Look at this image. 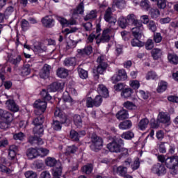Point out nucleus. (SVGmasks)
I'll return each instance as SVG.
<instances>
[{
    "mask_svg": "<svg viewBox=\"0 0 178 178\" xmlns=\"http://www.w3.org/2000/svg\"><path fill=\"white\" fill-rule=\"evenodd\" d=\"M60 90H63V84L60 82H54L47 87V90L43 89L40 95L44 101H51L52 96L49 95L48 91H49V92H56V91H60Z\"/></svg>",
    "mask_w": 178,
    "mask_h": 178,
    "instance_id": "f257e3e1",
    "label": "nucleus"
},
{
    "mask_svg": "<svg viewBox=\"0 0 178 178\" xmlns=\"http://www.w3.org/2000/svg\"><path fill=\"white\" fill-rule=\"evenodd\" d=\"M54 116L56 118H59L60 121L53 120L52 127L54 130L56 131H59L62 130V124H65V123H70V121L67 119V115L60 111V109H56L54 112Z\"/></svg>",
    "mask_w": 178,
    "mask_h": 178,
    "instance_id": "f03ea898",
    "label": "nucleus"
},
{
    "mask_svg": "<svg viewBox=\"0 0 178 178\" xmlns=\"http://www.w3.org/2000/svg\"><path fill=\"white\" fill-rule=\"evenodd\" d=\"M92 144L90 145V149L95 152H98V151L102 149L104 145V140L102 138L98 136L95 134H92L91 137Z\"/></svg>",
    "mask_w": 178,
    "mask_h": 178,
    "instance_id": "7ed1b4c3",
    "label": "nucleus"
},
{
    "mask_svg": "<svg viewBox=\"0 0 178 178\" xmlns=\"http://www.w3.org/2000/svg\"><path fill=\"white\" fill-rule=\"evenodd\" d=\"M123 145V140L122 138H115L113 142L107 145V148L110 152H120V148Z\"/></svg>",
    "mask_w": 178,
    "mask_h": 178,
    "instance_id": "20e7f679",
    "label": "nucleus"
},
{
    "mask_svg": "<svg viewBox=\"0 0 178 178\" xmlns=\"http://www.w3.org/2000/svg\"><path fill=\"white\" fill-rule=\"evenodd\" d=\"M97 62L98 65L96 68L97 74H104V72L108 69V63L106 58L104 56H100L97 58Z\"/></svg>",
    "mask_w": 178,
    "mask_h": 178,
    "instance_id": "39448f33",
    "label": "nucleus"
},
{
    "mask_svg": "<svg viewBox=\"0 0 178 178\" xmlns=\"http://www.w3.org/2000/svg\"><path fill=\"white\" fill-rule=\"evenodd\" d=\"M33 106L35 108V115H42L47 109V102L39 99L35 102Z\"/></svg>",
    "mask_w": 178,
    "mask_h": 178,
    "instance_id": "423d86ee",
    "label": "nucleus"
},
{
    "mask_svg": "<svg viewBox=\"0 0 178 178\" xmlns=\"http://www.w3.org/2000/svg\"><path fill=\"white\" fill-rule=\"evenodd\" d=\"M135 27L132 28V35L134 38H142L144 36L143 31H144V26H143V23L139 22L135 25Z\"/></svg>",
    "mask_w": 178,
    "mask_h": 178,
    "instance_id": "0eeeda50",
    "label": "nucleus"
},
{
    "mask_svg": "<svg viewBox=\"0 0 178 178\" xmlns=\"http://www.w3.org/2000/svg\"><path fill=\"white\" fill-rule=\"evenodd\" d=\"M151 170L152 173H154L157 176H161V175H165L166 173V168L163 164L159 163L154 165Z\"/></svg>",
    "mask_w": 178,
    "mask_h": 178,
    "instance_id": "6e6552de",
    "label": "nucleus"
},
{
    "mask_svg": "<svg viewBox=\"0 0 178 178\" xmlns=\"http://www.w3.org/2000/svg\"><path fill=\"white\" fill-rule=\"evenodd\" d=\"M165 166L168 169H176V166H178V156H172L165 159Z\"/></svg>",
    "mask_w": 178,
    "mask_h": 178,
    "instance_id": "1a4fd4ad",
    "label": "nucleus"
},
{
    "mask_svg": "<svg viewBox=\"0 0 178 178\" xmlns=\"http://www.w3.org/2000/svg\"><path fill=\"white\" fill-rule=\"evenodd\" d=\"M127 80V73L126 70L122 69L118 71V75H114L112 77L113 83H118V81H124Z\"/></svg>",
    "mask_w": 178,
    "mask_h": 178,
    "instance_id": "9d476101",
    "label": "nucleus"
},
{
    "mask_svg": "<svg viewBox=\"0 0 178 178\" xmlns=\"http://www.w3.org/2000/svg\"><path fill=\"white\" fill-rule=\"evenodd\" d=\"M109 33H111V30L109 29L104 30L102 36L99 38H97L96 41L97 44H101V42H109L111 40Z\"/></svg>",
    "mask_w": 178,
    "mask_h": 178,
    "instance_id": "9b49d317",
    "label": "nucleus"
},
{
    "mask_svg": "<svg viewBox=\"0 0 178 178\" xmlns=\"http://www.w3.org/2000/svg\"><path fill=\"white\" fill-rule=\"evenodd\" d=\"M101 24H97L96 25V31L92 33L88 38V42H92L94 41V38H95L97 40L99 38V35H101Z\"/></svg>",
    "mask_w": 178,
    "mask_h": 178,
    "instance_id": "f8f14e48",
    "label": "nucleus"
},
{
    "mask_svg": "<svg viewBox=\"0 0 178 178\" xmlns=\"http://www.w3.org/2000/svg\"><path fill=\"white\" fill-rule=\"evenodd\" d=\"M104 20L110 23L111 26H115L116 24V19L112 18V8L111 7H108L105 12Z\"/></svg>",
    "mask_w": 178,
    "mask_h": 178,
    "instance_id": "ddd939ff",
    "label": "nucleus"
},
{
    "mask_svg": "<svg viewBox=\"0 0 178 178\" xmlns=\"http://www.w3.org/2000/svg\"><path fill=\"white\" fill-rule=\"evenodd\" d=\"M49 72H51V66L48 64H45L41 69L39 76L41 79H47L49 77Z\"/></svg>",
    "mask_w": 178,
    "mask_h": 178,
    "instance_id": "4468645a",
    "label": "nucleus"
},
{
    "mask_svg": "<svg viewBox=\"0 0 178 178\" xmlns=\"http://www.w3.org/2000/svg\"><path fill=\"white\" fill-rule=\"evenodd\" d=\"M158 120L159 123H164L166 126H169L170 124V115L165 113H160Z\"/></svg>",
    "mask_w": 178,
    "mask_h": 178,
    "instance_id": "2eb2a0df",
    "label": "nucleus"
},
{
    "mask_svg": "<svg viewBox=\"0 0 178 178\" xmlns=\"http://www.w3.org/2000/svg\"><path fill=\"white\" fill-rule=\"evenodd\" d=\"M57 20L59 21L63 27H69V26H74V24H76V20L74 19L67 20L64 17H57Z\"/></svg>",
    "mask_w": 178,
    "mask_h": 178,
    "instance_id": "dca6fc26",
    "label": "nucleus"
},
{
    "mask_svg": "<svg viewBox=\"0 0 178 178\" xmlns=\"http://www.w3.org/2000/svg\"><path fill=\"white\" fill-rule=\"evenodd\" d=\"M35 115L36 117L33 120V124H34V126H42V124L45 120V118L44 117V115H42V114Z\"/></svg>",
    "mask_w": 178,
    "mask_h": 178,
    "instance_id": "f3484780",
    "label": "nucleus"
},
{
    "mask_svg": "<svg viewBox=\"0 0 178 178\" xmlns=\"http://www.w3.org/2000/svg\"><path fill=\"white\" fill-rule=\"evenodd\" d=\"M0 117L8 122H12V120H13V115L12 113L3 109H0Z\"/></svg>",
    "mask_w": 178,
    "mask_h": 178,
    "instance_id": "a211bd4d",
    "label": "nucleus"
},
{
    "mask_svg": "<svg viewBox=\"0 0 178 178\" xmlns=\"http://www.w3.org/2000/svg\"><path fill=\"white\" fill-rule=\"evenodd\" d=\"M6 105L7 108L13 112H17V111H19V106H17V105H16V103H15V101L12 99H8L6 101Z\"/></svg>",
    "mask_w": 178,
    "mask_h": 178,
    "instance_id": "6ab92c4d",
    "label": "nucleus"
},
{
    "mask_svg": "<svg viewBox=\"0 0 178 178\" xmlns=\"http://www.w3.org/2000/svg\"><path fill=\"white\" fill-rule=\"evenodd\" d=\"M133 92H134L131 88H125L121 92V97L122 98H124L125 99H129V98H131Z\"/></svg>",
    "mask_w": 178,
    "mask_h": 178,
    "instance_id": "aec40b11",
    "label": "nucleus"
},
{
    "mask_svg": "<svg viewBox=\"0 0 178 178\" xmlns=\"http://www.w3.org/2000/svg\"><path fill=\"white\" fill-rule=\"evenodd\" d=\"M97 91L100 95L104 97V98H108V97H109V92L108 91V88H106L105 86L102 84L98 86Z\"/></svg>",
    "mask_w": 178,
    "mask_h": 178,
    "instance_id": "412c9836",
    "label": "nucleus"
},
{
    "mask_svg": "<svg viewBox=\"0 0 178 178\" xmlns=\"http://www.w3.org/2000/svg\"><path fill=\"white\" fill-rule=\"evenodd\" d=\"M42 23L44 27H52L54 26V23H55V21L54 19H52V17L46 16L42 19Z\"/></svg>",
    "mask_w": 178,
    "mask_h": 178,
    "instance_id": "4be33fe9",
    "label": "nucleus"
},
{
    "mask_svg": "<svg viewBox=\"0 0 178 178\" xmlns=\"http://www.w3.org/2000/svg\"><path fill=\"white\" fill-rule=\"evenodd\" d=\"M116 118L117 119H118V120H124V119H128L129 112L127 111V110H124V109L120 110L116 114Z\"/></svg>",
    "mask_w": 178,
    "mask_h": 178,
    "instance_id": "5701e85b",
    "label": "nucleus"
},
{
    "mask_svg": "<svg viewBox=\"0 0 178 178\" xmlns=\"http://www.w3.org/2000/svg\"><path fill=\"white\" fill-rule=\"evenodd\" d=\"M52 175L53 177H60V176H62V165L60 163L57 164V165L53 168Z\"/></svg>",
    "mask_w": 178,
    "mask_h": 178,
    "instance_id": "b1692460",
    "label": "nucleus"
},
{
    "mask_svg": "<svg viewBox=\"0 0 178 178\" xmlns=\"http://www.w3.org/2000/svg\"><path fill=\"white\" fill-rule=\"evenodd\" d=\"M26 156L29 159H34V158L38 156V151L34 148H29L26 151Z\"/></svg>",
    "mask_w": 178,
    "mask_h": 178,
    "instance_id": "393cba45",
    "label": "nucleus"
},
{
    "mask_svg": "<svg viewBox=\"0 0 178 178\" xmlns=\"http://www.w3.org/2000/svg\"><path fill=\"white\" fill-rule=\"evenodd\" d=\"M148 124H149V120L147 118H143L138 124V128L140 130H145L147 127H148Z\"/></svg>",
    "mask_w": 178,
    "mask_h": 178,
    "instance_id": "a878e982",
    "label": "nucleus"
},
{
    "mask_svg": "<svg viewBox=\"0 0 178 178\" xmlns=\"http://www.w3.org/2000/svg\"><path fill=\"white\" fill-rule=\"evenodd\" d=\"M56 73L57 76L60 79H65V77H67V76H69V71L63 67L58 68L56 71Z\"/></svg>",
    "mask_w": 178,
    "mask_h": 178,
    "instance_id": "bb28decb",
    "label": "nucleus"
},
{
    "mask_svg": "<svg viewBox=\"0 0 178 178\" xmlns=\"http://www.w3.org/2000/svg\"><path fill=\"white\" fill-rule=\"evenodd\" d=\"M45 162L47 166H49L50 168H54V166L55 168L56 166H58V164H60V163H58L55 158L52 157H47Z\"/></svg>",
    "mask_w": 178,
    "mask_h": 178,
    "instance_id": "cd10ccee",
    "label": "nucleus"
},
{
    "mask_svg": "<svg viewBox=\"0 0 178 178\" xmlns=\"http://www.w3.org/2000/svg\"><path fill=\"white\" fill-rule=\"evenodd\" d=\"M152 56L154 60H158L162 56V50L160 49L154 48L151 51Z\"/></svg>",
    "mask_w": 178,
    "mask_h": 178,
    "instance_id": "c85d7f7f",
    "label": "nucleus"
},
{
    "mask_svg": "<svg viewBox=\"0 0 178 178\" xmlns=\"http://www.w3.org/2000/svg\"><path fill=\"white\" fill-rule=\"evenodd\" d=\"M133 126V124L131 123V120H125L119 124V127L121 130H128V129H130Z\"/></svg>",
    "mask_w": 178,
    "mask_h": 178,
    "instance_id": "c756f323",
    "label": "nucleus"
},
{
    "mask_svg": "<svg viewBox=\"0 0 178 178\" xmlns=\"http://www.w3.org/2000/svg\"><path fill=\"white\" fill-rule=\"evenodd\" d=\"M168 88V83L163 81H161L159 83L158 88H157V92H164L166 91Z\"/></svg>",
    "mask_w": 178,
    "mask_h": 178,
    "instance_id": "7c9ffc66",
    "label": "nucleus"
},
{
    "mask_svg": "<svg viewBox=\"0 0 178 178\" xmlns=\"http://www.w3.org/2000/svg\"><path fill=\"white\" fill-rule=\"evenodd\" d=\"M84 13V3H80L76 9L73 10V15H83Z\"/></svg>",
    "mask_w": 178,
    "mask_h": 178,
    "instance_id": "2f4dec72",
    "label": "nucleus"
},
{
    "mask_svg": "<svg viewBox=\"0 0 178 178\" xmlns=\"http://www.w3.org/2000/svg\"><path fill=\"white\" fill-rule=\"evenodd\" d=\"M168 59L172 65H178V56L175 54H168Z\"/></svg>",
    "mask_w": 178,
    "mask_h": 178,
    "instance_id": "473e14b6",
    "label": "nucleus"
},
{
    "mask_svg": "<svg viewBox=\"0 0 178 178\" xmlns=\"http://www.w3.org/2000/svg\"><path fill=\"white\" fill-rule=\"evenodd\" d=\"M77 63V60H76L75 57H71L65 58L64 60L65 66H74Z\"/></svg>",
    "mask_w": 178,
    "mask_h": 178,
    "instance_id": "72a5a7b5",
    "label": "nucleus"
},
{
    "mask_svg": "<svg viewBox=\"0 0 178 178\" xmlns=\"http://www.w3.org/2000/svg\"><path fill=\"white\" fill-rule=\"evenodd\" d=\"M78 52L81 55H91L92 54V47L87 46L83 49L78 50Z\"/></svg>",
    "mask_w": 178,
    "mask_h": 178,
    "instance_id": "f704fd0d",
    "label": "nucleus"
},
{
    "mask_svg": "<svg viewBox=\"0 0 178 178\" xmlns=\"http://www.w3.org/2000/svg\"><path fill=\"white\" fill-rule=\"evenodd\" d=\"M73 120L75 126L76 127H82L83 126V120L81 119V116L79 115H75L73 117Z\"/></svg>",
    "mask_w": 178,
    "mask_h": 178,
    "instance_id": "c9c22d12",
    "label": "nucleus"
},
{
    "mask_svg": "<svg viewBox=\"0 0 178 178\" xmlns=\"http://www.w3.org/2000/svg\"><path fill=\"white\" fill-rule=\"evenodd\" d=\"M116 172L118 175L120 176H122L123 177L127 175V167H124L122 165H120L117 168Z\"/></svg>",
    "mask_w": 178,
    "mask_h": 178,
    "instance_id": "e433bc0d",
    "label": "nucleus"
},
{
    "mask_svg": "<svg viewBox=\"0 0 178 178\" xmlns=\"http://www.w3.org/2000/svg\"><path fill=\"white\" fill-rule=\"evenodd\" d=\"M131 22L132 23L133 26H136V24H138V23H140V22L137 19V17L134 15V14H129L127 17V21Z\"/></svg>",
    "mask_w": 178,
    "mask_h": 178,
    "instance_id": "4c0bfd02",
    "label": "nucleus"
},
{
    "mask_svg": "<svg viewBox=\"0 0 178 178\" xmlns=\"http://www.w3.org/2000/svg\"><path fill=\"white\" fill-rule=\"evenodd\" d=\"M113 5L119 9H123L126 6V1L124 0H114Z\"/></svg>",
    "mask_w": 178,
    "mask_h": 178,
    "instance_id": "58836bf2",
    "label": "nucleus"
},
{
    "mask_svg": "<svg viewBox=\"0 0 178 178\" xmlns=\"http://www.w3.org/2000/svg\"><path fill=\"white\" fill-rule=\"evenodd\" d=\"M78 73L79 77L83 80H86V79L88 77V72L86 71V70H83L80 67H78Z\"/></svg>",
    "mask_w": 178,
    "mask_h": 178,
    "instance_id": "ea45409f",
    "label": "nucleus"
},
{
    "mask_svg": "<svg viewBox=\"0 0 178 178\" xmlns=\"http://www.w3.org/2000/svg\"><path fill=\"white\" fill-rule=\"evenodd\" d=\"M141 38H135L132 39L131 44L132 47H138L139 48H141V47H144V42L140 41Z\"/></svg>",
    "mask_w": 178,
    "mask_h": 178,
    "instance_id": "a19ab883",
    "label": "nucleus"
},
{
    "mask_svg": "<svg viewBox=\"0 0 178 178\" xmlns=\"http://www.w3.org/2000/svg\"><path fill=\"white\" fill-rule=\"evenodd\" d=\"M96 17H97V10H91L89 13H88L84 17V20L86 22H88V20H91L92 19H95Z\"/></svg>",
    "mask_w": 178,
    "mask_h": 178,
    "instance_id": "79ce46f5",
    "label": "nucleus"
},
{
    "mask_svg": "<svg viewBox=\"0 0 178 178\" xmlns=\"http://www.w3.org/2000/svg\"><path fill=\"white\" fill-rule=\"evenodd\" d=\"M149 15L152 19H158L161 15V12L158 8H152L149 10Z\"/></svg>",
    "mask_w": 178,
    "mask_h": 178,
    "instance_id": "37998d69",
    "label": "nucleus"
},
{
    "mask_svg": "<svg viewBox=\"0 0 178 178\" xmlns=\"http://www.w3.org/2000/svg\"><path fill=\"white\" fill-rule=\"evenodd\" d=\"M33 52H43V51H45V49H47V48L44 46H42V44H41V43H38L35 44L33 47L32 48Z\"/></svg>",
    "mask_w": 178,
    "mask_h": 178,
    "instance_id": "c03bdc74",
    "label": "nucleus"
},
{
    "mask_svg": "<svg viewBox=\"0 0 178 178\" xmlns=\"http://www.w3.org/2000/svg\"><path fill=\"white\" fill-rule=\"evenodd\" d=\"M118 25L121 27V29H126L127 27V19L123 17H120L118 21Z\"/></svg>",
    "mask_w": 178,
    "mask_h": 178,
    "instance_id": "a18cd8bd",
    "label": "nucleus"
},
{
    "mask_svg": "<svg viewBox=\"0 0 178 178\" xmlns=\"http://www.w3.org/2000/svg\"><path fill=\"white\" fill-rule=\"evenodd\" d=\"M92 169H94L92 164H88L82 168V172L86 173V175H90L92 172Z\"/></svg>",
    "mask_w": 178,
    "mask_h": 178,
    "instance_id": "49530a36",
    "label": "nucleus"
},
{
    "mask_svg": "<svg viewBox=\"0 0 178 178\" xmlns=\"http://www.w3.org/2000/svg\"><path fill=\"white\" fill-rule=\"evenodd\" d=\"M124 108H126V109H128L129 111H132V109H136L137 106L134 103L127 101L123 104Z\"/></svg>",
    "mask_w": 178,
    "mask_h": 178,
    "instance_id": "de8ad7c7",
    "label": "nucleus"
},
{
    "mask_svg": "<svg viewBox=\"0 0 178 178\" xmlns=\"http://www.w3.org/2000/svg\"><path fill=\"white\" fill-rule=\"evenodd\" d=\"M70 138L72 141H80V138L79 136V133L75 130H71L70 133Z\"/></svg>",
    "mask_w": 178,
    "mask_h": 178,
    "instance_id": "09e8293b",
    "label": "nucleus"
},
{
    "mask_svg": "<svg viewBox=\"0 0 178 178\" xmlns=\"http://www.w3.org/2000/svg\"><path fill=\"white\" fill-rule=\"evenodd\" d=\"M33 134L38 136H42L44 134V127L42 126H35L33 128Z\"/></svg>",
    "mask_w": 178,
    "mask_h": 178,
    "instance_id": "8fccbe9b",
    "label": "nucleus"
},
{
    "mask_svg": "<svg viewBox=\"0 0 178 178\" xmlns=\"http://www.w3.org/2000/svg\"><path fill=\"white\" fill-rule=\"evenodd\" d=\"M122 138H124V140H131V138H134V133L132 131H128L125 133H123L121 136Z\"/></svg>",
    "mask_w": 178,
    "mask_h": 178,
    "instance_id": "3c124183",
    "label": "nucleus"
},
{
    "mask_svg": "<svg viewBox=\"0 0 178 178\" xmlns=\"http://www.w3.org/2000/svg\"><path fill=\"white\" fill-rule=\"evenodd\" d=\"M31 72V70L30 69L29 65H26L22 68L21 74L22 76H29V74H30Z\"/></svg>",
    "mask_w": 178,
    "mask_h": 178,
    "instance_id": "603ef678",
    "label": "nucleus"
},
{
    "mask_svg": "<svg viewBox=\"0 0 178 178\" xmlns=\"http://www.w3.org/2000/svg\"><path fill=\"white\" fill-rule=\"evenodd\" d=\"M24 176L26 178H37L38 175L37 172L33 170H29L24 172Z\"/></svg>",
    "mask_w": 178,
    "mask_h": 178,
    "instance_id": "864d4df0",
    "label": "nucleus"
},
{
    "mask_svg": "<svg viewBox=\"0 0 178 178\" xmlns=\"http://www.w3.org/2000/svg\"><path fill=\"white\" fill-rule=\"evenodd\" d=\"M145 49L147 51H151L154 48V41L152 39H148L145 43H144Z\"/></svg>",
    "mask_w": 178,
    "mask_h": 178,
    "instance_id": "5fc2aeb1",
    "label": "nucleus"
},
{
    "mask_svg": "<svg viewBox=\"0 0 178 178\" xmlns=\"http://www.w3.org/2000/svg\"><path fill=\"white\" fill-rule=\"evenodd\" d=\"M129 85L133 90H138L140 88V81L137 80H132L129 81Z\"/></svg>",
    "mask_w": 178,
    "mask_h": 178,
    "instance_id": "6e6d98bb",
    "label": "nucleus"
},
{
    "mask_svg": "<svg viewBox=\"0 0 178 178\" xmlns=\"http://www.w3.org/2000/svg\"><path fill=\"white\" fill-rule=\"evenodd\" d=\"M63 100L64 102H73V99L69 95V92L65 91L63 94Z\"/></svg>",
    "mask_w": 178,
    "mask_h": 178,
    "instance_id": "4d7b16f0",
    "label": "nucleus"
},
{
    "mask_svg": "<svg viewBox=\"0 0 178 178\" xmlns=\"http://www.w3.org/2000/svg\"><path fill=\"white\" fill-rule=\"evenodd\" d=\"M140 6L142 9L144 10H148L149 8H151V6L149 5V1L148 0H143L140 1Z\"/></svg>",
    "mask_w": 178,
    "mask_h": 178,
    "instance_id": "13d9d810",
    "label": "nucleus"
},
{
    "mask_svg": "<svg viewBox=\"0 0 178 178\" xmlns=\"http://www.w3.org/2000/svg\"><path fill=\"white\" fill-rule=\"evenodd\" d=\"M21 27L23 31H27L28 29H30V23L26 19H22L21 22Z\"/></svg>",
    "mask_w": 178,
    "mask_h": 178,
    "instance_id": "bf43d9fd",
    "label": "nucleus"
},
{
    "mask_svg": "<svg viewBox=\"0 0 178 178\" xmlns=\"http://www.w3.org/2000/svg\"><path fill=\"white\" fill-rule=\"evenodd\" d=\"M124 87H126V85L123 83H118V84L114 86V90L115 91H117V92H120V91H123L124 90Z\"/></svg>",
    "mask_w": 178,
    "mask_h": 178,
    "instance_id": "052dcab7",
    "label": "nucleus"
},
{
    "mask_svg": "<svg viewBox=\"0 0 178 178\" xmlns=\"http://www.w3.org/2000/svg\"><path fill=\"white\" fill-rule=\"evenodd\" d=\"M10 63L12 65H15V66H17L20 62H22V56H17L16 58H10L9 59Z\"/></svg>",
    "mask_w": 178,
    "mask_h": 178,
    "instance_id": "680f3d73",
    "label": "nucleus"
},
{
    "mask_svg": "<svg viewBox=\"0 0 178 178\" xmlns=\"http://www.w3.org/2000/svg\"><path fill=\"white\" fill-rule=\"evenodd\" d=\"M77 151V147L74 145L69 146L65 152L66 155H70V154H74Z\"/></svg>",
    "mask_w": 178,
    "mask_h": 178,
    "instance_id": "e2e57ef3",
    "label": "nucleus"
},
{
    "mask_svg": "<svg viewBox=\"0 0 178 178\" xmlns=\"http://www.w3.org/2000/svg\"><path fill=\"white\" fill-rule=\"evenodd\" d=\"M147 27L150 31H152V33H155L156 31V24L153 20L149 22Z\"/></svg>",
    "mask_w": 178,
    "mask_h": 178,
    "instance_id": "0e129e2a",
    "label": "nucleus"
},
{
    "mask_svg": "<svg viewBox=\"0 0 178 178\" xmlns=\"http://www.w3.org/2000/svg\"><path fill=\"white\" fill-rule=\"evenodd\" d=\"M95 106H100L102 104V97L101 95H97L94 99Z\"/></svg>",
    "mask_w": 178,
    "mask_h": 178,
    "instance_id": "69168bd1",
    "label": "nucleus"
},
{
    "mask_svg": "<svg viewBox=\"0 0 178 178\" xmlns=\"http://www.w3.org/2000/svg\"><path fill=\"white\" fill-rule=\"evenodd\" d=\"M154 41L156 44H159L162 41V35H161V33H155L154 34Z\"/></svg>",
    "mask_w": 178,
    "mask_h": 178,
    "instance_id": "338daca9",
    "label": "nucleus"
},
{
    "mask_svg": "<svg viewBox=\"0 0 178 178\" xmlns=\"http://www.w3.org/2000/svg\"><path fill=\"white\" fill-rule=\"evenodd\" d=\"M40 178H51V173L48 170L42 171L40 173Z\"/></svg>",
    "mask_w": 178,
    "mask_h": 178,
    "instance_id": "774afa93",
    "label": "nucleus"
}]
</instances>
